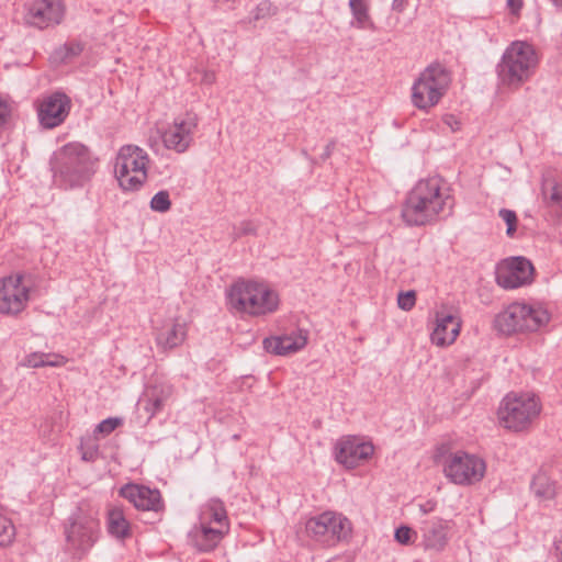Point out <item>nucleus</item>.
Segmentation results:
<instances>
[{
	"instance_id": "obj_46",
	"label": "nucleus",
	"mask_w": 562,
	"mask_h": 562,
	"mask_svg": "<svg viewBox=\"0 0 562 562\" xmlns=\"http://www.w3.org/2000/svg\"><path fill=\"white\" fill-rule=\"evenodd\" d=\"M507 5L513 13H516L521 9L522 0H507Z\"/></svg>"
},
{
	"instance_id": "obj_1",
	"label": "nucleus",
	"mask_w": 562,
	"mask_h": 562,
	"mask_svg": "<svg viewBox=\"0 0 562 562\" xmlns=\"http://www.w3.org/2000/svg\"><path fill=\"white\" fill-rule=\"evenodd\" d=\"M453 199L439 177L419 180L409 191L402 207L403 221L409 226H422L451 214Z\"/></svg>"
},
{
	"instance_id": "obj_17",
	"label": "nucleus",
	"mask_w": 562,
	"mask_h": 562,
	"mask_svg": "<svg viewBox=\"0 0 562 562\" xmlns=\"http://www.w3.org/2000/svg\"><path fill=\"white\" fill-rule=\"evenodd\" d=\"M71 109V100L64 92L56 91L40 102L37 115L45 128H54L65 122Z\"/></svg>"
},
{
	"instance_id": "obj_9",
	"label": "nucleus",
	"mask_w": 562,
	"mask_h": 562,
	"mask_svg": "<svg viewBox=\"0 0 562 562\" xmlns=\"http://www.w3.org/2000/svg\"><path fill=\"white\" fill-rule=\"evenodd\" d=\"M149 157L134 145L123 146L115 158L114 172L124 191H137L147 180Z\"/></svg>"
},
{
	"instance_id": "obj_7",
	"label": "nucleus",
	"mask_w": 562,
	"mask_h": 562,
	"mask_svg": "<svg viewBox=\"0 0 562 562\" xmlns=\"http://www.w3.org/2000/svg\"><path fill=\"white\" fill-rule=\"evenodd\" d=\"M550 319L548 311L540 304L515 302L495 317L498 331L509 335L516 331H536Z\"/></svg>"
},
{
	"instance_id": "obj_35",
	"label": "nucleus",
	"mask_w": 562,
	"mask_h": 562,
	"mask_svg": "<svg viewBox=\"0 0 562 562\" xmlns=\"http://www.w3.org/2000/svg\"><path fill=\"white\" fill-rule=\"evenodd\" d=\"M499 217L506 223L507 229L506 234L509 237H513L516 228H517V215L514 211L502 209L498 212Z\"/></svg>"
},
{
	"instance_id": "obj_40",
	"label": "nucleus",
	"mask_w": 562,
	"mask_h": 562,
	"mask_svg": "<svg viewBox=\"0 0 562 562\" xmlns=\"http://www.w3.org/2000/svg\"><path fill=\"white\" fill-rule=\"evenodd\" d=\"M237 229H238V232H237L238 236L256 234V226L250 221L241 222Z\"/></svg>"
},
{
	"instance_id": "obj_36",
	"label": "nucleus",
	"mask_w": 562,
	"mask_h": 562,
	"mask_svg": "<svg viewBox=\"0 0 562 562\" xmlns=\"http://www.w3.org/2000/svg\"><path fill=\"white\" fill-rule=\"evenodd\" d=\"M277 8L268 0L261 1L252 12L254 20H261L276 14Z\"/></svg>"
},
{
	"instance_id": "obj_14",
	"label": "nucleus",
	"mask_w": 562,
	"mask_h": 562,
	"mask_svg": "<svg viewBox=\"0 0 562 562\" xmlns=\"http://www.w3.org/2000/svg\"><path fill=\"white\" fill-rule=\"evenodd\" d=\"M23 22L37 30H46L60 24L66 7L63 0H31L23 5Z\"/></svg>"
},
{
	"instance_id": "obj_20",
	"label": "nucleus",
	"mask_w": 562,
	"mask_h": 562,
	"mask_svg": "<svg viewBox=\"0 0 562 562\" xmlns=\"http://www.w3.org/2000/svg\"><path fill=\"white\" fill-rule=\"evenodd\" d=\"M450 529L451 521L440 517L424 520L419 527L423 547L426 550L441 552L448 544Z\"/></svg>"
},
{
	"instance_id": "obj_43",
	"label": "nucleus",
	"mask_w": 562,
	"mask_h": 562,
	"mask_svg": "<svg viewBox=\"0 0 562 562\" xmlns=\"http://www.w3.org/2000/svg\"><path fill=\"white\" fill-rule=\"evenodd\" d=\"M408 0H393L392 10L402 13L403 11L406 10Z\"/></svg>"
},
{
	"instance_id": "obj_18",
	"label": "nucleus",
	"mask_w": 562,
	"mask_h": 562,
	"mask_svg": "<svg viewBox=\"0 0 562 562\" xmlns=\"http://www.w3.org/2000/svg\"><path fill=\"white\" fill-rule=\"evenodd\" d=\"M373 452L374 447L371 442L361 441L352 436L341 438L336 445V460L349 469L368 460Z\"/></svg>"
},
{
	"instance_id": "obj_28",
	"label": "nucleus",
	"mask_w": 562,
	"mask_h": 562,
	"mask_svg": "<svg viewBox=\"0 0 562 562\" xmlns=\"http://www.w3.org/2000/svg\"><path fill=\"white\" fill-rule=\"evenodd\" d=\"M535 495L542 499H551L557 493V484L546 472H538L531 482Z\"/></svg>"
},
{
	"instance_id": "obj_19",
	"label": "nucleus",
	"mask_w": 562,
	"mask_h": 562,
	"mask_svg": "<svg viewBox=\"0 0 562 562\" xmlns=\"http://www.w3.org/2000/svg\"><path fill=\"white\" fill-rule=\"evenodd\" d=\"M120 495L131 502L135 508L144 512L160 513L164 502L158 490L138 484H126L120 490Z\"/></svg>"
},
{
	"instance_id": "obj_27",
	"label": "nucleus",
	"mask_w": 562,
	"mask_h": 562,
	"mask_svg": "<svg viewBox=\"0 0 562 562\" xmlns=\"http://www.w3.org/2000/svg\"><path fill=\"white\" fill-rule=\"evenodd\" d=\"M348 4L353 18V20L350 22L351 26L359 30L369 29L371 31H375V24L369 13V2L351 1Z\"/></svg>"
},
{
	"instance_id": "obj_37",
	"label": "nucleus",
	"mask_w": 562,
	"mask_h": 562,
	"mask_svg": "<svg viewBox=\"0 0 562 562\" xmlns=\"http://www.w3.org/2000/svg\"><path fill=\"white\" fill-rule=\"evenodd\" d=\"M416 303V292L409 290L406 292H400L397 295V305L403 311H411Z\"/></svg>"
},
{
	"instance_id": "obj_44",
	"label": "nucleus",
	"mask_w": 562,
	"mask_h": 562,
	"mask_svg": "<svg viewBox=\"0 0 562 562\" xmlns=\"http://www.w3.org/2000/svg\"><path fill=\"white\" fill-rule=\"evenodd\" d=\"M436 508V502L434 501H427L423 504H419V510L426 515V514H429L431 512H434Z\"/></svg>"
},
{
	"instance_id": "obj_31",
	"label": "nucleus",
	"mask_w": 562,
	"mask_h": 562,
	"mask_svg": "<svg viewBox=\"0 0 562 562\" xmlns=\"http://www.w3.org/2000/svg\"><path fill=\"white\" fill-rule=\"evenodd\" d=\"M122 423H123L122 418H119V417H109V418L102 420L94 428V431H93L94 438L98 439L99 435H101L102 437L109 436L119 426H121Z\"/></svg>"
},
{
	"instance_id": "obj_39",
	"label": "nucleus",
	"mask_w": 562,
	"mask_h": 562,
	"mask_svg": "<svg viewBox=\"0 0 562 562\" xmlns=\"http://www.w3.org/2000/svg\"><path fill=\"white\" fill-rule=\"evenodd\" d=\"M42 358L43 356L40 355V352H33L26 356V358L23 361V366L29 368H42L44 363Z\"/></svg>"
},
{
	"instance_id": "obj_48",
	"label": "nucleus",
	"mask_w": 562,
	"mask_h": 562,
	"mask_svg": "<svg viewBox=\"0 0 562 562\" xmlns=\"http://www.w3.org/2000/svg\"><path fill=\"white\" fill-rule=\"evenodd\" d=\"M554 547L559 554L560 561L562 562V533L561 537L554 541Z\"/></svg>"
},
{
	"instance_id": "obj_23",
	"label": "nucleus",
	"mask_w": 562,
	"mask_h": 562,
	"mask_svg": "<svg viewBox=\"0 0 562 562\" xmlns=\"http://www.w3.org/2000/svg\"><path fill=\"white\" fill-rule=\"evenodd\" d=\"M307 344V331L299 329L291 334L273 336L263 340L266 351L277 356H288L303 349Z\"/></svg>"
},
{
	"instance_id": "obj_2",
	"label": "nucleus",
	"mask_w": 562,
	"mask_h": 562,
	"mask_svg": "<svg viewBox=\"0 0 562 562\" xmlns=\"http://www.w3.org/2000/svg\"><path fill=\"white\" fill-rule=\"evenodd\" d=\"M98 158L83 144L71 142L54 151L49 165L54 181L59 187H82L95 173Z\"/></svg>"
},
{
	"instance_id": "obj_22",
	"label": "nucleus",
	"mask_w": 562,
	"mask_h": 562,
	"mask_svg": "<svg viewBox=\"0 0 562 562\" xmlns=\"http://www.w3.org/2000/svg\"><path fill=\"white\" fill-rule=\"evenodd\" d=\"M172 386L165 382L147 385L139 397L138 404L145 411L147 420L160 413L172 395Z\"/></svg>"
},
{
	"instance_id": "obj_15",
	"label": "nucleus",
	"mask_w": 562,
	"mask_h": 562,
	"mask_svg": "<svg viewBox=\"0 0 562 562\" xmlns=\"http://www.w3.org/2000/svg\"><path fill=\"white\" fill-rule=\"evenodd\" d=\"M535 268L525 257H512L503 260L496 269V282L504 289H517L530 284Z\"/></svg>"
},
{
	"instance_id": "obj_16",
	"label": "nucleus",
	"mask_w": 562,
	"mask_h": 562,
	"mask_svg": "<svg viewBox=\"0 0 562 562\" xmlns=\"http://www.w3.org/2000/svg\"><path fill=\"white\" fill-rule=\"evenodd\" d=\"M199 124L195 113L188 112L184 116L177 117L161 135L162 143L167 149L178 154L186 153L193 143V135Z\"/></svg>"
},
{
	"instance_id": "obj_13",
	"label": "nucleus",
	"mask_w": 562,
	"mask_h": 562,
	"mask_svg": "<svg viewBox=\"0 0 562 562\" xmlns=\"http://www.w3.org/2000/svg\"><path fill=\"white\" fill-rule=\"evenodd\" d=\"M31 283L23 273H13L0 279V314L15 316L27 306Z\"/></svg>"
},
{
	"instance_id": "obj_34",
	"label": "nucleus",
	"mask_w": 562,
	"mask_h": 562,
	"mask_svg": "<svg viewBox=\"0 0 562 562\" xmlns=\"http://www.w3.org/2000/svg\"><path fill=\"white\" fill-rule=\"evenodd\" d=\"M394 538L398 543L408 546L414 543L417 539V531L408 526H401L395 530Z\"/></svg>"
},
{
	"instance_id": "obj_45",
	"label": "nucleus",
	"mask_w": 562,
	"mask_h": 562,
	"mask_svg": "<svg viewBox=\"0 0 562 562\" xmlns=\"http://www.w3.org/2000/svg\"><path fill=\"white\" fill-rule=\"evenodd\" d=\"M334 148H335V140H330L326 145L325 150H324V153L321 156V159L323 161L327 160L331 156Z\"/></svg>"
},
{
	"instance_id": "obj_32",
	"label": "nucleus",
	"mask_w": 562,
	"mask_h": 562,
	"mask_svg": "<svg viewBox=\"0 0 562 562\" xmlns=\"http://www.w3.org/2000/svg\"><path fill=\"white\" fill-rule=\"evenodd\" d=\"M95 438H81L80 450L81 457L85 461H93L98 457L99 446Z\"/></svg>"
},
{
	"instance_id": "obj_42",
	"label": "nucleus",
	"mask_w": 562,
	"mask_h": 562,
	"mask_svg": "<svg viewBox=\"0 0 562 562\" xmlns=\"http://www.w3.org/2000/svg\"><path fill=\"white\" fill-rule=\"evenodd\" d=\"M443 122H445V124H447L448 126H450V128H451L452 131H457V130H459V125H460V123H459V121L456 119V116H454V115H452V114H447V115H445V116H443Z\"/></svg>"
},
{
	"instance_id": "obj_6",
	"label": "nucleus",
	"mask_w": 562,
	"mask_h": 562,
	"mask_svg": "<svg viewBox=\"0 0 562 562\" xmlns=\"http://www.w3.org/2000/svg\"><path fill=\"white\" fill-rule=\"evenodd\" d=\"M305 531L317 544L333 548L351 539L352 522L342 513L326 510L308 518L305 522Z\"/></svg>"
},
{
	"instance_id": "obj_30",
	"label": "nucleus",
	"mask_w": 562,
	"mask_h": 562,
	"mask_svg": "<svg viewBox=\"0 0 562 562\" xmlns=\"http://www.w3.org/2000/svg\"><path fill=\"white\" fill-rule=\"evenodd\" d=\"M15 538V527L0 507V546H10Z\"/></svg>"
},
{
	"instance_id": "obj_49",
	"label": "nucleus",
	"mask_w": 562,
	"mask_h": 562,
	"mask_svg": "<svg viewBox=\"0 0 562 562\" xmlns=\"http://www.w3.org/2000/svg\"><path fill=\"white\" fill-rule=\"evenodd\" d=\"M555 5L562 7V0H552Z\"/></svg>"
},
{
	"instance_id": "obj_21",
	"label": "nucleus",
	"mask_w": 562,
	"mask_h": 562,
	"mask_svg": "<svg viewBox=\"0 0 562 562\" xmlns=\"http://www.w3.org/2000/svg\"><path fill=\"white\" fill-rule=\"evenodd\" d=\"M436 326L431 333V342L446 347L454 342L460 334L461 321L450 310L442 306L436 312Z\"/></svg>"
},
{
	"instance_id": "obj_29",
	"label": "nucleus",
	"mask_w": 562,
	"mask_h": 562,
	"mask_svg": "<svg viewBox=\"0 0 562 562\" xmlns=\"http://www.w3.org/2000/svg\"><path fill=\"white\" fill-rule=\"evenodd\" d=\"M83 46L79 42L66 43L54 50L50 58L54 63L64 64L79 56Z\"/></svg>"
},
{
	"instance_id": "obj_8",
	"label": "nucleus",
	"mask_w": 562,
	"mask_h": 562,
	"mask_svg": "<svg viewBox=\"0 0 562 562\" xmlns=\"http://www.w3.org/2000/svg\"><path fill=\"white\" fill-rule=\"evenodd\" d=\"M450 82V74L443 66L439 64L429 65L413 83V104L425 111L434 108L447 93Z\"/></svg>"
},
{
	"instance_id": "obj_47",
	"label": "nucleus",
	"mask_w": 562,
	"mask_h": 562,
	"mask_svg": "<svg viewBox=\"0 0 562 562\" xmlns=\"http://www.w3.org/2000/svg\"><path fill=\"white\" fill-rule=\"evenodd\" d=\"M202 81L204 83L212 85L215 81V74L214 72H205Z\"/></svg>"
},
{
	"instance_id": "obj_12",
	"label": "nucleus",
	"mask_w": 562,
	"mask_h": 562,
	"mask_svg": "<svg viewBox=\"0 0 562 562\" xmlns=\"http://www.w3.org/2000/svg\"><path fill=\"white\" fill-rule=\"evenodd\" d=\"M485 462L481 458L464 451L449 453L443 462L445 475L458 485L480 482L485 474Z\"/></svg>"
},
{
	"instance_id": "obj_33",
	"label": "nucleus",
	"mask_w": 562,
	"mask_h": 562,
	"mask_svg": "<svg viewBox=\"0 0 562 562\" xmlns=\"http://www.w3.org/2000/svg\"><path fill=\"white\" fill-rule=\"evenodd\" d=\"M171 207V201L168 191L157 192L150 200V209L155 212L165 213Z\"/></svg>"
},
{
	"instance_id": "obj_3",
	"label": "nucleus",
	"mask_w": 562,
	"mask_h": 562,
	"mask_svg": "<svg viewBox=\"0 0 562 562\" xmlns=\"http://www.w3.org/2000/svg\"><path fill=\"white\" fill-rule=\"evenodd\" d=\"M539 60L532 44L526 41L512 42L496 66L499 85L509 90H518L535 76Z\"/></svg>"
},
{
	"instance_id": "obj_25",
	"label": "nucleus",
	"mask_w": 562,
	"mask_h": 562,
	"mask_svg": "<svg viewBox=\"0 0 562 562\" xmlns=\"http://www.w3.org/2000/svg\"><path fill=\"white\" fill-rule=\"evenodd\" d=\"M541 193L548 206L562 210V175L554 178L551 172L544 173Z\"/></svg>"
},
{
	"instance_id": "obj_5",
	"label": "nucleus",
	"mask_w": 562,
	"mask_h": 562,
	"mask_svg": "<svg viewBox=\"0 0 562 562\" xmlns=\"http://www.w3.org/2000/svg\"><path fill=\"white\" fill-rule=\"evenodd\" d=\"M232 310L251 316L271 314L279 306V295L267 284L255 281H239L232 285L227 294Z\"/></svg>"
},
{
	"instance_id": "obj_10",
	"label": "nucleus",
	"mask_w": 562,
	"mask_h": 562,
	"mask_svg": "<svg viewBox=\"0 0 562 562\" xmlns=\"http://www.w3.org/2000/svg\"><path fill=\"white\" fill-rule=\"evenodd\" d=\"M67 548L76 557L83 558L100 538V522L92 513L78 508L65 525Z\"/></svg>"
},
{
	"instance_id": "obj_11",
	"label": "nucleus",
	"mask_w": 562,
	"mask_h": 562,
	"mask_svg": "<svg viewBox=\"0 0 562 562\" xmlns=\"http://www.w3.org/2000/svg\"><path fill=\"white\" fill-rule=\"evenodd\" d=\"M540 404L533 394L507 395L498 408L501 424L510 430L522 431L540 414Z\"/></svg>"
},
{
	"instance_id": "obj_38",
	"label": "nucleus",
	"mask_w": 562,
	"mask_h": 562,
	"mask_svg": "<svg viewBox=\"0 0 562 562\" xmlns=\"http://www.w3.org/2000/svg\"><path fill=\"white\" fill-rule=\"evenodd\" d=\"M43 356V367H61L66 363V358L58 353L40 352Z\"/></svg>"
},
{
	"instance_id": "obj_4",
	"label": "nucleus",
	"mask_w": 562,
	"mask_h": 562,
	"mask_svg": "<svg viewBox=\"0 0 562 562\" xmlns=\"http://www.w3.org/2000/svg\"><path fill=\"white\" fill-rule=\"evenodd\" d=\"M229 519L224 503L211 498L201 505L198 522L189 531L190 543L201 552L213 551L229 532Z\"/></svg>"
},
{
	"instance_id": "obj_41",
	"label": "nucleus",
	"mask_w": 562,
	"mask_h": 562,
	"mask_svg": "<svg viewBox=\"0 0 562 562\" xmlns=\"http://www.w3.org/2000/svg\"><path fill=\"white\" fill-rule=\"evenodd\" d=\"M11 115V106L8 102L0 100V127H2Z\"/></svg>"
},
{
	"instance_id": "obj_24",
	"label": "nucleus",
	"mask_w": 562,
	"mask_h": 562,
	"mask_svg": "<svg viewBox=\"0 0 562 562\" xmlns=\"http://www.w3.org/2000/svg\"><path fill=\"white\" fill-rule=\"evenodd\" d=\"M187 324L170 319L157 329L156 344L162 350H171L182 345L187 337Z\"/></svg>"
},
{
	"instance_id": "obj_26",
	"label": "nucleus",
	"mask_w": 562,
	"mask_h": 562,
	"mask_svg": "<svg viewBox=\"0 0 562 562\" xmlns=\"http://www.w3.org/2000/svg\"><path fill=\"white\" fill-rule=\"evenodd\" d=\"M106 527L109 533L116 539L123 540L131 536L130 521L119 506H113L108 510Z\"/></svg>"
}]
</instances>
